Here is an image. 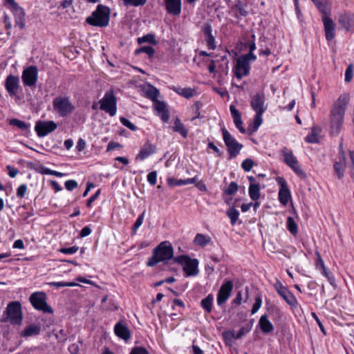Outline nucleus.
<instances>
[{"label": "nucleus", "instance_id": "nucleus-18", "mask_svg": "<svg viewBox=\"0 0 354 354\" xmlns=\"http://www.w3.org/2000/svg\"><path fill=\"white\" fill-rule=\"evenodd\" d=\"M19 77L13 75H9L7 76L4 86L6 90L11 97L15 96L17 94L19 87Z\"/></svg>", "mask_w": 354, "mask_h": 354}, {"label": "nucleus", "instance_id": "nucleus-54", "mask_svg": "<svg viewBox=\"0 0 354 354\" xmlns=\"http://www.w3.org/2000/svg\"><path fill=\"white\" fill-rule=\"evenodd\" d=\"M50 285L51 286L60 288V287H73V286H76L77 284L74 282L66 283V282H63V281H59V282H52L50 283Z\"/></svg>", "mask_w": 354, "mask_h": 354}, {"label": "nucleus", "instance_id": "nucleus-12", "mask_svg": "<svg viewBox=\"0 0 354 354\" xmlns=\"http://www.w3.org/2000/svg\"><path fill=\"white\" fill-rule=\"evenodd\" d=\"M250 106L256 113L263 114L267 109L263 91H259L251 96Z\"/></svg>", "mask_w": 354, "mask_h": 354}, {"label": "nucleus", "instance_id": "nucleus-51", "mask_svg": "<svg viewBox=\"0 0 354 354\" xmlns=\"http://www.w3.org/2000/svg\"><path fill=\"white\" fill-rule=\"evenodd\" d=\"M145 212H143L136 219L133 226V234L136 233L137 230L141 226L143 223L144 217H145Z\"/></svg>", "mask_w": 354, "mask_h": 354}, {"label": "nucleus", "instance_id": "nucleus-35", "mask_svg": "<svg viewBox=\"0 0 354 354\" xmlns=\"http://www.w3.org/2000/svg\"><path fill=\"white\" fill-rule=\"evenodd\" d=\"M173 130L179 133L185 138L187 137V130L178 118H176L174 121Z\"/></svg>", "mask_w": 354, "mask_h": 354}, {"label": "nucleus", "instance_id": "nucleus-8", "mask_svg": "<svg viewBox=\"0 0 354 354\" xmlns=\"http://www.w3.org/2000/svg\"><path fill=\"white\" fill-rule=\"evenodd\" d=\"M174 261L180 264L187 276H196L198 273V261L191 259L186 255H180L174 258Z\"/></svg>", "mask_w": 354, "mask_h": 354}, {"label": "nucleus", "instance_id": "nucleus-17", "mask_svg": "<svg viewBox=\"0 0 354 354\" xmlns=\"http://www.w3.org/2000/svg\"><path fill=\"white\" fill-rule=\"evenodd\" d=\"M250 63L245 59L239 57L236 60L234 67V73L237 79L241 80L243 76H247L250 73Z\"/></svg>", "mask_w": 354, "mask_h": 354}, {"label": "nucleus", "instance_id": "nucleus-19", "mask_svg": "<svg viewBox=\"0 0 354 354\" xmlns=\"http://www.w3.org/2000/svg\"><path fill=\"white\" fill-rule=\"evenodd\" d=\"M231 11L235 18L241 19L248 15V5L239 0L232 6Z\"/></svg>", "mask_w": 354, "mask_h": 354}, {"label": "nucleus", "instance_id": "nucleus-62", "mask_svg": "<svg viewBox=\"0 0 354 354\" xmlns=\"http://www.w3.org/2000/svg\"><path fill=\"white\" fill-rule=\"evenodd\" d=\"M317 259L316 261V268L319 271L322 270V269L326 268L323 259H322L320 254L319 252H317Z\"/></svg>", "mask_w": 354, "mask_h": 354}, {"label": "nucleus", "instance_id": "nucleus-26", "mask_svg": "<svg viewBox=\"0 0 354 354\" xmlns=\"http://www.w3.org/2000/svg\"><path fill=\"white\" fill-rule=\"evenodd\" d=\"M171 90L178 93V95L189 99L194 97L196 94V91L192 88H181L172 86L170 87Z\"/></svg>", "mask_w": 354, "mask_h": 354}, {"label": "nucleus", "instance_id": "nucleus-4", "mask_svg": "<svg viewBox=\"0 0 354 354\" xmlns=\"http://www.w3.org/2000/svg\"><path fill=\"white\" fill-rule=\"evenodd\" d=\"M52 105L54 112L62 118L71 115L75 109V106L71 101L70 97L66 95L55 97Z\"/></svg>", "mask_w": 354, "mask_h": 354}, {"label": "nucleus", "instance_id": "nucleus-53", "mask_svg": "<svg viewBox=\"0 0 354 354\" xmlns=\"http://www.w3.org/2000/svg\"><path fill=\"white\" fill-rule=\"evenodd\" d=\"M167 183L169 186H171V187L182 186V185H184V180L176 179L174 178H169L167 179Z\"/></svg>", "mask_w": 354, "mask_h": 354}, {"label": "nucleus", "instance_id": "nucleus-36", "mask_svg": "<svg viewBox=\"0 0 354 354\" xmlns=\"http://www.w3.org/2000/svg\"><path fill=\"white\" fill-rule=\"evenodd\" d=\"M137 42L138 44H142L143 43H149L152 45L158 44V41L156 39L155 35L152 33H149L141 37H138L137 39Z\"/></svg>", "mask_w": 354, "mask_h": 354}, {"label": "nucleus", "instance_id": "nucleus-13", "mask_svg": "<svg viewBox=\"0 0 354 354\" xmlns=\"http://www.w3.org/2000/svg\"><path fill=\"white\" fill-rule=\"evenodd\" d=\"M38 79V69L35 66H30L22 72L21 80L24 86L32 87L35 86Z\"/></svg>", "mask_w": 354, "mask_h": 354}, {"label": "nucleus", "instance_id": "nucleus-7", "mask_svg": "<svg viewBox=\"0 0 354 354\" xmlns=\"http://www.w3.org/2000/svg\"><path fill=\"white\" fill-rule=\"evenodd\" d=\"M100 109L105 111L110 116L113 117L117 112V99L114 95L113 91L110 89L107 91L104 97L99 101Z\"/></svg>", "mask_w": 354, "mask_h": 354}, {"label": "nucleus", "instance_id": "nucleus-33", "mask_svg": "<svg viewBox=\"0 0 354 354\" xmlns=\"http://www.w3.org/2000/svg\"><path fill=\"white\" fill-rule=\"evenodd\" d=\"M213 301L214 296L212 294H209L201 300V306L205 312L209 313L212 310Z\"/></svg>", "mask_w": 354, "mask_h": 354}, {"label": "nucleus", "instance_id": "nucleus-48", "mask_svg": "<svg viewBox=\"0 0 354 354\" xmlns=\"http://www.w3.org/2000/svg\"><path fill=\"white\" fill-rule=\"evenodd\" d=\"M147 2V0H123V3L125 6H144Z\"/></svg>", "mask_w": 354, "mask_h": 354}, {"label": "nucleus", "instance_id": "nucleus-41", "mask_svg": "<svg viewBox=\"0 0 354 354\" xmlns=\"http://www.w3.org/2000/svg\"><path fill=\"white\" fill-rule=\"evenodd\" d=\"M140 53H146L150 58H151L155 54V50L151 46H144L135 50L136 55H139Z\"/></svg>", "mask_w": 354, "mask_h": 354}, {"label": "nucleus", "instance_id": "nucleus-63", "mask_svg": "<svg viewBox=\"0 0 354 354\" xmlns=\"http://www.w3.org/2000/svg\"><path fill=\"white\" fill-rule=\"evenodd\" d=\"M130 354H149L146 348L143 347H136L132 349Z\"/></svg>", "mask_w": 354, "mask_h": 354}, {"label": "nucleus", "instance_id": "nucleus-43", "mask_svg": "<svg viewBox=\"0 0 354 354\" xmlns=\"http://www.w3.org/2000/svg\"><path fill=\"white\" fill-rule=\"evenodd\" d=\"M351 19L347 15H342L338 20L339 24L342 25V27L346 30H349L351 28Z\"/></svg>", "mask_w": 354, "mask_h": 354}, {"label": "nucleus", "instance_id": "nucleus-59", "mask_svg": "<svg viewBox=\"0 0 354 354\" xmlns=\"http://www.w3.org/2000/svg\"><path fill=\"white\" fill-rule=\"evenodd\" d=\"M147 181L151 185H155L157 181V172L156 171L150 172L147 176Z\"/></svg>", "mask_w": 354, "mask_h": 354}, {"label": "nucleus", "instance_id": "nucleus-29", "mask_svg": "<svg viewBox=\"0 0 354 354\" xmlns=\"http://www.w3.org/2000/svg\"><path fill=\"white\" fill-rule=\"evenodd\" d=\"M263 114L256 113L254 118L253 119L252 122H251L248 128V131L249 134H252L256 132L259 127L263 122Z\"/></svg>", "mask_w": 354, "mask_h": 354}, {"label": "nucleus", "instance_id": "nucleus-10", "mask_svg": "<svg viewBox=\"0 0 354 354\" xmlns=\"http://www.w3.org/2000/svg\"><path fill=\"white\" fill-rule=\"evenodd\" d=\"M281 154L283 156L284 162L289 166L298 176L301 178H305L306 175L305 172L300 168L299 162L297 158L294 156L292 151L288 149L287 147H283L281 149Z\"/></svg>", "mask_w": 354, "mask_h": 354}, {"label": "nucleus", "instance_id": "nucleus-9", "mask_svg": "<svg viewBox=\"0 0 354 354\" xmlns=\"http://www.w3.org/2000/svg\"><path fill=\"white\" fill-rule=\"evenodd\" d=\"M222 133L230 158H235L239 154L243 147V145L239 143L225 128L222 129Z\"/></svg>", "mask_w": 354, "mask_h": 354}, {"label": "nucleus", "instance_id": "nucleus-14", "mask_svg": "<svg viewBox=\"0 0 354 354\" xmlns=\"http://www.w3.org/2000/svg\"><path fill=\"white\" fill-rule=\"evenodd\" d=\"M57 128V124L54 121H37L35 124V131L40 138L47 136Z\"/></svg>", "mask_w": 354, "mask_h": 354}, {"label": "nucleus", "instance_id": "nucleus-2", "mask_svg": "<svg viewBox=\"0 0 354 354\" xmlns=\"http://www.w3.org/2000/svg\"><path fill=\"white\" fill-rule=\"evenodd\" d=\"M174 258V249L169 241H162L153 250V255L148 259L147 265L153 267L159 262Z\"/></svg>", "mask_w": 354, "mask_h": 354}, {"label": "nucleus", "instance_id": "nucleus-32", "mask_svg": "<svg viewBox=\"0 0 354 354\" xmlns=\"http://www.w3.org/2000/svg\"><path fill=\"white\" fill-rule=\"evenodd\" d=\"M248 194L250 198L252 201H258L261 196L260 185H250L248 187Z\"/></svg>", "mask_w": 354, "mask_h": 354}, {"label": "nucleus", "instance_id": "nucleus-6", "mask_svg": "<svg viewBox=\"0 0 354 354\" xmlns=\"http://www.w3.org/2000/svg\"><path fill=\"white\" fill-rule=\"evenodd\" d=\"M46 299L47 296L44 292H35L29 297V301L35 310L53 314V309L47 304Z\"/></svg>", "mask_w": 354, "mask_h": 354}, {"label": "nucleus", "instance_id": "nucleus-21", "mask_svg": "<svg viewBox=\"0 0 354 354\" xmlns=\"http://www.w3.org/2000/svg\"><path fill=\"white\" fill-rule=\"evenodd\" d=\"M156 151V147L153 144L147 142L141 147L139 153L136 156V159L144 160Z\"/></svg>", "mask_w": 354, "mask_h": 354}, {"label": "nucleus", "instance_id": "nucleus-23", "mask_svg": "<svg viewBox=\"0 0 354 354\" xmlns=\"http://www.w3.org/2000/svg\"><path fill=\"white\" fill-rule=\"evenodd\" d=\"M115 334L120 339L128 341L131 337V333L128 327L122 322H118L114 326Z\"/></svg>", "mask_w": 354, "mask_h": 354}, {"label": "nucleus", "instance_id": "nucleus-15", "mask_svg": "<svg viewBox=\"0 0 354 354\" xmlns=\"http://www.w3.org/2000/svg\"><path fill=\"white\" fill-rule=\"evenodd\" d=\"M233 287L234 285L232 281H226L221 285L217 294V304L218 306H221L226 302L231 295Z\"/></svg>", "mask_w": 354, "mask_h": 354}, {"label": "nucleus", "instance_id": "nucleus-57", "mask_svg": "<svg viewBox=\"0 0 354 354\" xmlns=\"http://www.w3.org/2000/svg\"><path fill=\"white\" fill-rule=\"evenodd\" d=\"M65 187L68 191H72L77 187V183L75 180H66L64 183Z\"/></svg>", "mask_w": 354, "mask_h": 354}, {"label": "nucleus", "instance_id": "nucleus-39", "mask_svg": "<svg viewBox=\"0 0 354 354\" xmlns=\"http://www.w3.org/2000/svg\"><path fill=\"white\" fill-rule=\"evenodd\" d=\"M15 17V24L16 26H18L20 29H24L25 28V22H24V16H25V13H24V11L23 10V8H21V13H20L19 12H17L15 11V12H13Z\"/></svg>", "mask_w": 354, "mask_h": 354}, {"label": "nucleus", "instance_id": "nucleus-61", "mask_svg": "<svg viewBox=\"0 0 354 354\" xmlns=\"http://www.w3.org/2000/svg\"><path fill=\"white\" fill-rule=\"evenodd\" d=\"M206 42H207V45L209 49L214 50L216 48V41H215L214 37L213 35L207 37Z\"/></svg>", "mask_w": 354, "mask_h": 354}, {"label": "nucleus", "instance_id": "nucleus-47", "mask_svg": "<svg viewBox=\"0 0 354 354\" xmlns=\"http://www.w3.org/2000/svg\"><path fill=\"white\" fill-rule=\"evenodd\" d=\"M28 191V187L26 184L20 185L16 190V196L18 198H23Z\"/></svg>", "mask_w": 354, "mask_h": 354}, {"label": "nucleus", "instance_id": "nucleus-45", "mask_svg": "<svg viewBox=\"0 0 354 354\" xmlns=\"http://www.w3.org/2000/svg\"><path fill=\"white\" fill-rule=\"evenodd\" d=\"M239 189L238 184L235 182H231L229 185L224 189V194L231 196L234 194Z\"/></svg>", "mask_w": 354, "mask_h": 354}, {"label": "nucleus", "instance_id": "nucleus-50", "mask_svg": "<svg viewBox=\"0 0 354 354\" xmlns=\"http://www.w3.org/2000/svg\"><path fill=\"white\" fill-rule=\"evenodd\" d=\"M120 121L124 126H125L131 131H135L138 129L137 127L134 124H133L131 122H130L128 119L125 118L124 117H120Z\"/></svg>", "mask_w": 354, "mask_h": 354}, {"label": "nucleus", "instance_id": "nucleus-22", "mask_svg": "<svg viewBox=\"0 0 354 354\" xmlns=\"http://www.w3.org/2000/svg\"><path fill=\"white\" fill-rule=\"evenodd\" d=\"M322 20L324 24V32L326 40H333L335 37V28L334 21L330 17L325 18Z\"/></svg>", "mask_w": 354, "mask_h": 354}, {"label": "nucleus", "instance_id": "nucleus-30", "mask_svg": "<svg viewBox=\"0 0 354 354\" xmlns=\"http://www.w3.org/2000/svg\"><path fill=\"white\" fill-rule=\"evenodd\" d=\"M322 129L318 127L311 128L310 133L306 137L305 140L309 143H317L319 140V133Z\"/></svg>", "mask_w": 354, "mask_h": 354}, {"label": "nucleus", "instance_id": "nucleus-58", "mask_svg": "<svg viewBox=\"0 0 354 354\" xmlns=\"http://www.w3.org/2000/svg\"><path fill=\"white\" fill-rule=\"evenodd\" d=\"M3 23L5 24V28L7 30V34L10 35V30L12 28V22H11L10 17L6 14L3 17Z\"/></svg>", "mask_w": 354, "mask_h": 354}, {"label": "nucleus", "instance_id": "nucleus-5", "mask_svg": "<svg viewBox=\"0 0 354 354\" xmlns=\"http://www.w3.org/2000/svg\"><path fill=\"white\" fill-rule=\"evenodd\" d=\"M3 315L6 317L2 319L3 322H8L12 325H20L23 320L21 304L19 301L10 302Z\"/></svg>", "mask_w": 354, "mask_h": 354}, {"label": "nucleus", "instance_id": "nucleus-1", "mask_svg": "<svg viewBox=\"0 0 354 354\" xmlns=\"http://www.w3.org/2000/svg\"><path fill=\"white\" fill-rule=\"evenodd\" d=\"M348 102V94L343 93L333 104L330 111V133L333 136L339 135L341 131Z\"/></svg>", "mask_w": 354, "mask_h": 354}, {"label": "nucleus", "instance_id": "nucleus-56", "mask_svg": "<svg viewBox=\"0 0 354 354\" xmlns=\"http://www.w3.org/2000/svg\"><path fill=\"white\" fill-rule=\"evenodd\" d=\"M79 248L77 246H72L69 248H64L59 250L60 252L66 254H72L78 251Z\"/></svg>", "mask_w": 354, "mask_h": 354}, {"label": "nucleus", "instance_id": "nucleus-20", "mask_svg": "<svg viewBox=\"0 0 354 354\" xmlns=\"http://www.w3.org/2000/svg\"><path fill=\"white\" fill-rule=\"evenodd\" d=\"M314 4L322 13V19L330 17L331 3L327 0H315Z\"/></svg>", "mask_w": 354, "mask_h": 354}, {"label": "nucleus", "instance_id": "nucleus-24", "mask_svg": "<svg viewBox=\"0 0 354 354\" xmlns=\"http://www.w3.org/2000/svg\"><path fill=\"white\" fill-rule=\"evenodd\" d=\"M165 8L169 14L178 16L181 12V0H164Z\"/></svg>", "mask_w": 354, "mask_h": 354}, {"label": "nucleus", "instance_id": "nucleus-40", "mask_svg": "<svg viewBox=\"0 0 354 354\" xmlns=\"http://www.w3.org/2000/svg\"><path fill=\"white\" fill-rule=\"evenodd\" d=\"M288 230L294 236L298 233V227L292 217H288L286 222Z\"/></svg>", "mask_w": 354, "mask_h": 354}, {"label": "nucleus", "instance_id": "nucleus-55", "mask_svg": "<svg viewBox=\"0 0 354 354\" xmlns=\"http://www.w3.org/2000/svg\"><path fill=\"white\" fill-rule=\"evenodd\" d=\"M233 120L236 127L239 130V131L242 133H245L246 131L245 128L243 127L241 116L234 118Z\"/></svg>", "mask_w": 354, "mask_h": 354}, {"label": "nucleus", "instance_id": "nucleus-34", "mask_svg": "<svg viewBox=\"0 0 354 354\" xmlns=\"http://www.w3.org/2000/svg\"><path fill=\"white\" fill-rule=\"evenodd\" d=\"M211 242V238L207 235L197 234L194 239V244L204 247Z\"/></svg>", "mask_w": 354, "mask_h": 354}, {"label": "nucleus", "instance_id": "nucleus-11", "mask_svg": "<svg viewBox=\"0 0 354 354\" xmlns=\"http://www.w3.org/2000/svg\"><path fill=\"white\" fill-rule=\"evenodd\" d=\"M334 170L339 179H342L344 176L346 169V155L343 148V140H341L338 147L337 160L334 162Z\"/></svg>", "mask_w": 354, "mask_h": 354}, {"label": "nucleus", "instance_id": "nucleus-3", "mask_svg": "<svg viewBox=\"0 0 354 354\" xmlns=\"http://www.w3.org/2000/svg\"><path fill=\"white\" fill-rule=\"evenodd\" d=\"M111 10L109 7L99 4L91 16L86 19V22L96 27H106L110 21Z\"/></svg>", "mask_w": 354, "mask_h": 354}, {"label": "nucleus", "instance_id": "nucleus-44", "mask_svg": "<svg viewBox=\"0 0 354 354\" xmlns=\"http://www.w3.org/2000/svg\"><path fill=\"white\" fill-rule=\"evenodd\" d=\"M10 124L15 126L21 130H27L29 128V124L18 119L10 120Z\"/></svg>", "mask_w": 354, "mask_h": 354}, {"label": "nucleus", "instance_id": "nucleus-46", "mask_svg": "<svg viewBox=\"0 0 354 354\" xmlns=\"http://www.w3.org/2000/svg\"><path fill=\"white\" fill-rule=\"evenodd\" d=\"M320 272L324 277L327 278L330 284L334 286L335 284V280L332 273L326 268L322 269Z\"/></svg>", "mask_w": 354, "mask_h": 354}, {"label": "nucleus", "instance_id": "nucleus-28", "mask_svg": "<svg viewBox=\"0 0 354 354\" xmlns=\"http://www.w3.org/2000/svg\"><path fill=\"white\" fill-rule=\"evenodd\" d=\"M259 326L264 333H271L274 330V326L268 319L266 315H262L259 322Z\"/></svg>", "mask_w": 354, "mask_h": 354}, {"label": "nucleus", "instance_id": "nucleus-37", "mask_svg": "<svg viewBox=\"0 0 354 354\" xmlns=\"http://www.w3.org/2000/svg\"><path fill=\"white\" fill-rule=\"evenodd\" d=\"M145 94L147 98L150 99L153 102H154L158 100V97L160 95V91L156 87L150 86L146 90Z\"/></svg>", "mask_w": 354, "mask_h": 354}, {"label": "nucleus", "instance_id": "nucleus-25", "mask_svg": "<svg viewBox=\"0 0 354 354\" xmlns=\"http://www.w3.org/2000/svg\"><path fill=\"white\" fill-rule=\"evenodd\" d=\"M154 109L157 111L158 115L161 120L167 122L169 120V113L164 102L157 100L153 102Z\"/></svg>", "mask_w": 354, "mask_h": 354}, {"label": "nucleus", "instance_id": "nucleus-49", "mask_svg": "<svg viewBox=\"0 0 354 354\" xmlns=\"http://www.w3.org/2000/svg\"><path fill=\"white\" fill-rule=\"evenodd\" d=\"M254 166V161L250 158H246L241 163V167L245 171H250Z\"/></svg>", "mask_w": 354, "mask_h": 354}, {"label": "nucleus", "instance_id": "nucleus-38", "mask_svg": "<svg viewBox=\"0 0 354 354\" xmlns=\"http://www.w3.org/2000/svg\"><path fill=\"white\" fill-rule=\"evenodd\" d=\"M226 214L230 219L231 224L235 225L239 216V211L234 207H231L227 210Z\"/></svg>", "mask_w": 354, "mask_h": 354}, {"label": "nucleus", "instance_id": "nucleus-42", "mask_svg": "<svg viewBox=\"0 0 354 354\" xmlns=\"http://www.w3.org/2000/svg\"><path fill=\"white\" fill-rule=\"evenodd\" d=\"M4 5L7 6L12 12L17 10L21 13V8L15 0H3Z\"/></svg>", "mask_w": 354, "mask_h": 354}, {"label": "nucleus", "instance_id": "nucleus-31", "mask_svg": "<svg viewBox=\"0 0 354 354\" xmlns=\"http://www.w3.org/2000/svg\"><path fill=\"white\" fill-rule=\"evenodd\" d=\"M41 332V326L35 324H31L27 326L21 333L23 337H30L39 335Z\"/></svg>", "mask_w": 354, "mask_h": 354}, {"label": "nucleus", "instance_id": "nucleus-52", "mask_svg": "<svg viewBox=\"0 0 354 354\" xmlns=\"http://www.w3.org/2000/svg\"><path fill=\"white\" fill-rule=\"evenodd\" d=\"M262 305V299L260 296H258L255 298V302L253 304L251 313L252 315L255 314L259 309L261 308Z\"/></svg>", "mask_w": 354, "mask_h": 354}, {"label": "nucleus", "instance_id": "nucleus-27", "mask_svg": "<svg viewBox=\"0 0 354 354\" xmlns=\"http://www.w3.org/2000/svg\"><path fill=\"white\" fill-rule=\"evenodd\" d=\"M280 296L292 308H296L298 306L297 299L288 288H286L283 293H281Z\"/></svg>", "mask_w": 354, "mask_h": 354}, {"label": "nucleus", "instance_id": "nucleus-60", "mask_svg": "<svg viewBox=\"0 0 354 354\" xmlns=\"http://www.w3.org/2000/svg\"><path fill=\"white\" fill-rule=\"evenodd\" d=\"M353 65H349L346 71H345V82H351L352 77H353Z\"/></svg>", "mask_w": 354, "mask_h": 354}, {"label": "nucleus", "instance_id": "nucleus-16", "mask_svg": "<svg viewBox=\"0 0 354 354\" xmlns=\"http://www.w3.org/2000/svg\"><path fill=\"white\" fill-rule=\"evenodd\" d=\"M277 181L280 186L279 191V200L281 204L286 205L288 204L290 198V192L283 178L278 177L277 178Z\"/></svg>", "mask_w": 354, "mask_h": 354}, {"label": "nucleus", "instance_id": "nucleus-64", "mask_svg": "<svg viewBox=\"0 0 354 354\" xmlns=\"http://www.w3.org/2000/svg\"><path fill=\"white\" fill-rule=\"evenodd\" d=\"M6 169L8 171L9 176L11 178H15L19 174V170L10 165H8Z\"/></svg>", "mask_w": 354, "mask_h": 354}]
</instances>
